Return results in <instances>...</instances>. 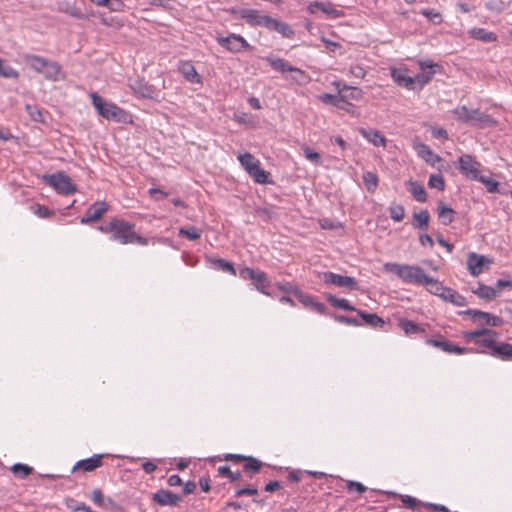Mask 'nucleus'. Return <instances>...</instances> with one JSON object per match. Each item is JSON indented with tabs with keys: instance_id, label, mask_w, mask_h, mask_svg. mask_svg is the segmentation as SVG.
Returning <instances> with one entry per match:
<instances>
[{
	"instance_id": "obj_1",
	"label": "nucleus",
	"mask_w": 512,
	"mask_h": 512,
	"mask_svg": "<svg viewBox=\"0 0 512 512\" xmlns=\"http://www.w3.org/2000/svg\"><path fill=\"white\" fill-rule=\"evenodd\" d=\"M239 17L251 27H263L269 31L279 33L283 38L293 39L295 31L292 27L277 18L262 14L261 11L253 8H244L239 11Z\"/></svg>"
},
{
	"instance_id": "obj_2",
	"label": "nucleus",
	"mask_w": 512,
	"mask_h": 512,
	"mask_svg": "<svg viewBox=\"0 0 512 512\" xmlns=\"http://www.w3.org/2000/svg\"><path fill=\"white\" fill-rule=\"evenodd\" d=\"M135 225L120 218H112L109 222L98 226V230L110 235V240L122 245H148V239L134 231Z\"/></svg>"
},
{
	"instance_id": "obj_3",
	"label": "nucleus",
	"mask_w": 512,
	"mask_h": 512,
	"mask_svg": "<svg viewBox=\"0 0 512 512\" xmlns=\"http://www.w3.org/2000/svg\"><path fill=\"white\" fill-rule=\"evenodd\" d=\"M23 61L30 69L43 75L48 81L57 82L65 78L61 65L56 61L36 54H24Z\"/></svg>"
},
{
	"instance_id": "obj_4",
	"label": "nucleus",
	"mask_w": 512,
	"mask_h": 512,
	"mask_svg": "<svg viewBox=\"0 0 512 512\" xmlns=\"http://www.w3.org/2000/svg\"><path fill=\"white\" fill-rule=\"evenodd\" d=\"M451 113L458 122L469 124L480 129L497 125V121L489 114L481 112L479 109H470L466 105L454 108Z\"/></svg>"
},
{
	"instance_id": "obj_5",
	"label": "nucleus",
	"mask_w": 512,
	"mask_h": 512,
	"mask_svg": "<svg viewBox=\"0 0 512 512\" xmlns=\"http://www.w3.org/2000/svg\"><path fill=\"white\" fill-rule=\"evenodd\" d=\"M383 268L388 273L395 274L406 284L422 285L427 274L424 269L417 265L400 264L396 262H387Z\"/></svg>"
},
{
	"instance_id": "obj_6",
	"label": "nucleus",
	"mask_w": 512,
	"mask_h": 512,
	"mask_svg": "<svg viewBox=\"0 0 512 512\" xmlns=\"http://www.w3.org/2000/svg\"><path fill=\"white\" fill-rule=\"evenodd\" d=\"M90 98L93 107L101 117L118 123L128 122L130 115L115 103L105 101L97 92H92Z\"/></svg>"
},
{
	"instance_id": "obj_7",
	"label": "nucleus",
	"mask_w": 512,
	"mask_h": 512,
	"mask_svg": "<svg viewBox=\"0 0 512 512\" xmlns=\"http://www.w3.org/2000/svg\"><path fill=\"white\" fill-rule=\"evenodd\" d=\"M238 275L243 280H250L253 287L260 293L271 296V293L267 290L271 286V281L264 271L244 266L239 269Z\"/></svg>"
},
{
	"instance_id": "obj_8",
	"label": "nucleus",
	"mask_w": 512,
	"mask_h": 512,
	"mask_svg": "<svg viewBox=\"0 0 512 512\" xmlns=\"http://www.w3.org/2000/svg\"><path fill=\"white\" fill-rule=\"evenodd\" d=\"M44 182L51 186L58 194L71 195L77 191L71 178L63 172L43 176Z\"/></svg>"
},
{
	"instance_id": "obj_9",
	"label": "nucleus",
	"mask_w": 512,
	"mask_h": 512,
	"mask_svg": "<svg viewBox=\"0 0 512 512\" xmlns=\"http://www.w3.org/2000/svg\"><path fill=\"white\" fill-rule=\"evenodd\" d=\"M418 66L421 69V72L412 77V89L411 90H421L425 85H427L433 78V76L440 71L441 66L437 63H434L430 60H420L418 61Z\"/></svg>"
},
{
	"instance_id": "obj_10",
	"label": "nucleus",
	"mask_w": 512,
	"mask_h": 512,
	"mask_svg": "<svg viewBox=\"0 0 512 512\" xmlns=\"http://www.w3.org/2000/svg\"><path fill=\"white\" fill-rule=\"evenodd\" d=\"M216 41L221 47L231 53H239L243 50L252 49L251 45L243 36L235 33H231L228 36L219 35L216 37Z\"/></svg>"
},
{
	"instance_id": "obj_11",
	"label": "nucleus",
	"mask_w": 512,
	"mask_h": 512,
	"mask_svg": "<svg viewBox=\"0 0 512 512\" xmlns=\"http://www.w3.org/2000/svg\"><path fill=\"white\" fill-rule=\"evenodd\" d=\"M264 59L270 65V67L275 71H278L282 74H284L286 72L295 73L297 75V76H295V79L299 82H305L309 78L305 71H303L300 68H297L295 66H292L288 61H286L282 58H277L272 55H269V56L265 57Z\"/></svg>"
},
{
	"instance_id": "obj_12",
	"label": "nucleus",
	"mask_w": 512,
	"mask_h": 512,
	"mask_svg": "<svg viewBox=\"0 0 512 512\" xmlns=\"http://www.w3.org/2000/svg\"><path fill=\"white\" fill-rule=\"evenodd\" d=\"M321 279L325 284H332L337 287H346L350 290L358 289L357 280L351 276H344L331 271H325L321 274Z\"/></svg>"
},
{
	"instance_id": "obj_13",
	"label": "nucleus",
	"mask_w": 512,
	"mask_h": 512,
	"mask_svg": "<svg viewBox=\"0 0 512 512\" xmlns=\"http://www.w3.org/2000/svg\"><path fill=\"white\" fill-rule=\"evenodd\" d=\"M459 314L469 315L472 317L474 322L484 323L492 327H499L504 323V320L501 317L477 309H467L459 312Z\"/></svg>"
},
{
	"instance_id": "obj_14",
	"label": "nucleus",
	"mask_w": 512,
	"mask_h": 512,
	"mask_svg": "<svg viewBox=\"0 0 512 512\" xmlns=\"http://www.w3.org/2000/svg\"><path fill=\"white\" fill-rule=\"evenodd\" d=\"M458 170L468 179L475 180L479 176V168L481 164L474 160L471 155L464 154L458 159Z\"/></svg>"
},
{
	"instance_id": "obj_15",
	"label": "nucleus",
	"mask_w": 512,
	"mask_h": 512,
	"mask_svg": "<svg viewBox=\"0 0 512 512\" xmlns=\"http://www.w3.org/2000/svg\"><path fill=\"white\" fill-rule=\"evenodd\" d=\"M129 87L139 98L153 99L156 96V88L142 78L129 81Z\"/></svg>"
},
{
	"instance_id": "obj_16",
	"label": "nucleus",
	"mask_w": 512,
	"mask_h": 512,
	"mask_svg": "<svg viewBox=\"0 0 512 512\" xmlns=\"http://www.w3.org/2000/svg\"><path fill=\"white\" fill-rule=\"evenodd\" d=\"M492 263V260L485 255H479L475 252H472L468 255L467 258V266L470 274L474 277L479 276L485 266H488Z\"/></svg>"
},
{
	"instance_id": "obj_17",
	"label": "nucleus",
	"mask_w": 512,
	"mask_h": 512,
	"mask_svg": "<svg viewBox=\"0 0 512 512\" xmlns=\"http://www.w3.org/2000/svg\"><path fill=\"white\" fill-rule=\"evenodd\" d=\"M109 209L105 201L94 202L85 212L84 216L80 219L81 224H88L93 221L99 220Z\"/></svg>"
},
{
	"instance_id": "obj_18",
	"label": "nucleus",
	"mask_w": 512,
	"mask_h": 512,
	"mask_svg": "<svg viewBox=\"0 0 512 512\" xmlns=\"http://www.w3.org/2000/svg\"><path fill=\"white\" fill-rule=\"evenodd\" d=\"M152 501L159 506L175 507L180 503L181 497L170 490L159 489L152 494Z\"/></svg>"
},
{
	"instance_id": "obj_19",
	"label": "nucleus",
	"mask_w": 512,
	"mask_h": 512,
	"mask_svg": "<svg viewBox=\"0 0 512 512\" xmlns=\"http://www.w3.org/2000/svg\"><path fill=\"white\" fill-rule=\"evenodd\" d=\"M104 454H94L89 458L79 460L72 468V472L82 470L84 472H93L103 465Z\"/></svg>"
},
{
	"instance_id": "obj_20",
	"label": "nucleus",
	"mask_w": 512,
	"mask_h": 512,
	"mask_svg": "<svg viewBox=\"0 0 512 512\" xmlns=\"http://www.w3.org/2000/svg\"><path fill=\"white\" fill-rule=\"evenodd\" d=\"M298 301L305 307L320 315H328L326 306L314 299L313 296L304 293L301 289L296 295Z\"/></svg>"
},
{
	"instance_id": "obj_21",
	"label": "nucleus",
	"mask_w": 512,
	"mask_h": 512,
	"mask_svg": "<svg viewBox=\"0 0 512 512\" xmlns=\"http://www.w3.org/2000/svg\"><path fill=\"white\" fill-rule=\"evenodd\" d=\"M389 70L391 78L398 86L407 90L412 89V76L408 75V69L405 66L390 67Z\"/></svg>"
},
{
	"instance_id": "obj_22",
	"label": "nucleus",
	"mask_w": 512,
	"mask_h": 512,
	"mask_svg": "<svg viewBox=\"0 0 512 512\" xmlns=\"http://www.w3.org/2000/svg\"><path fill=\"white\" fill-rule=\"evenodd\" d=\"M178 71L190 83L199 84L202 82L201 76L196 71L192 61H189V60L179 61Z\"/></svg>"
},
{
	"instance_id": "obj_23",
	"label": "nucleus",
	"mask_w": 512,
	"mask_h": 512,
	"mask_svg": "<svg viewBox=\"0 0 512 512\" xmlns=\"http://www.w3.org/2000/svg\"><path fill=\"white\" fill-rule=\"evenodd\" d=\"M359 132L363 138L372 143L374 146L386 147L387 140L379 130L371 128H361Z\"/></svg>"
},
{
	"instance_id": "obj_24",
	"label": "nucleus",
	"mask_w": 512,
	"mask_h": 512,
	"mask_svg": "<svg viewBox=\"0 0 512 512\" xmlns=\"http://www.w3.org/2000/svg\"><path fill=\"white\" fill-rule=\"evenodd\" d=\"M307 11L311 14H315L318 11H321L332 18H339L343 15L342 11L334 9L331 4H324L317 1L310 3L307 6Z\"/></svg>"
},
{
	"instance_id": "obj_25",
	"label": "nucleus",
	"mask_w": 512,
	"mask_h": 512,
	"mask_svg": "<svg viewBox=\"0 0 512 512\" xmlns=\"http://www.w3.org/2000/svg\"><path fill=\"white\" fill-rule=\"evenodd\" d=\"M358 314L359 320L362 322V325L370 326L373 328L383 327L385 324L384 320L378 316L376 313H368L363 310H356Z\"/></svg>"
},
{
	"instance_id": "obj_26",
	"label": "nucleus",
	"mask_w": 512,
	"mask_h": 512,
	"mask_svg": "<svg viewBox=\"0 0 512 512\" xmlns=\"http://www.w3.org/2000/svg\"><path fill=\"white\" fill-rule=\"evenodd\" d=\"M398 326L403 330L406 336H413V335H424L425 329L415 323L412 320H408L406 318H399L398 319Z\"/></svg>"
},
{
	"instance_id": "obj_27",
	"label": "nucleus",
	"mask_w": 512,
	"mask_h": 512,
	"mask_svg": "<svg viewBox=\"0 0 512 512\" xmlns=\"http://www.w3.org/2000/svg\"><path fill=\"white\" fill-rule=\"evenodd\" d=\"M381 493H384L391 497H398L401 500L403 506L408 509L415 510L418 509V507L423 506L424 504V502H422L421 500L407 494H399L393 491H381Z\"/></svg>"
},
{
	"instance_id": "obj_28",
	"label": "nucleus",
	"mask_w": 512,
	"mask_h": 512,
	"mask_svg": "<svg viewBox=\"0 0 512 512\" xmlns=\"http://www.w3.org/2000/svg\"><path fill=\"white\" fill-rule=\"evenodd\" d=\"M440 298L454 306L463 307L467 305L466 298L450 287L445 288V291Z\"/></svg>"
},
{
	"instance_id": "obj_29",
	"label": "nucleus",
	"mask_w": 512,
	"mask_h": 512,
	"mask_svg": "<svg viewBox=\"0 0 512 512\" xmlns=\"http://www.w3.org/2000/svg\"><path fill=\"white\" fill-rule=\"evenodd\" d=\"M493 357L501 359L503 361L512 360V344L511 343H496L494 351L490 353Z\"/></svg>"
},
{
	"instance_id": "obj_30",
	"label": "nucleus",
	"mask_w": 512,
	"mask_h": 512,
	"mask_svg": "<svg viewBox=\"0 0 512 512\" xmlns=\"http://www.w3.org/2000/svg\"><path fill=\"white\" fill-rule=\"evenodd\" d=\"M469 35L472 38L480 40L484 43H492L497 40V35L494 32H490L484 28H472L469 30Z\"/></svg>"
},
{
	"instance_id": "obj_31",
	"label": "nucleus",
	"mask_w": 512,
	"mask_h": 512,
	"mask_svg": "<svg viewBox=\"0 0 512 512\" xmlns=\"http://www.w3.org/2000/svg\"><path fill=\"white\" fill-rule=\"evenodd\" d=\"M209 263L213 265V267L217 270H221L224 272H228L232 274L233 276L237 275V271L234 267V264L232 262L226 261L222 258H214V257H207L206 258Z\"/></svg>"
},
{
	"instance_id": "obj_32",
	"label": "nucleus",
	"mask_w": 512,
	"mask_h": 512,
	"mask_svg": "<svg viewBox=\"0 0 512 512\" xmlns=\"http://www.w3.org/2000/svg\"><path fill=\"white\" fill-rule=\"evenodd\" d=\"M407 187L409 192L412 194L416 201L421 203L426 202L427 193L424 186L421 183L417 181H408Z\"/></svg>"
},
{
	"instance_id": "obj_33",
	"label": "nucleus",
	"mask_w": 512,
	"mask_h": 512,
	"mask_svg": "<svg viewBox=\"0 0 512 512\" xmlns=\"http://www.w3.org/2000/svg\"><path fill=\"white\" fill-rule=\"evenodd\" d=\"M248 175L258 184H271L270 173L261 167V163L256 165Z\"/></svg>"
},
{
	"instance_id": "obj_34",
	"label": "nucleus",
	"mask_w": 512,
	"mask_h": 512,
	"mask_svg": "<svg viewBox=\"0 0 512 512\" xmlns=\"http://www.w3.org/2000/svg\"><path fill=\"white\" fill-rule=\"evenodd\" d=\"M335 87L338 90L339 94H345L347 99L359 100L362 98L363 92L358 87H351L346 84H341L340 82H336Z\"/></svg>"
},
{
	"instance_id": "obj_35",
	"label": "nucleus",
	"mask_w": 512,
	"mask_h": 512,
	"mask_svg": "<svg viewBox=\"0 0 512 512\" xmlns=\"http://www.w3.org/2000/svg\"><path fill=\"white\" fill-rule=\"evenodd\" d=\"M421 286H426L427 290L438 297H441V295L444 293L446 286H444L441 282H439L437 279L427 275L423 284Z\"/></svg>"
},
{
	"instance_id": "obj_36",
	"label": "nucleus",
	"mask_w": 512,
	"mask_h": 512,
	"mask_svg": "<svg viewBox=\"0 0 512 512\" xmlns=\"http://www.w3.org/2000/svg\"><path fill=\"white\" fill-rule=\"evenodd\" d=\"M243 463V471L250 477L257 474L263 466V463L253 456H247Z\"/></svg>"
},
{
	"instance_id": "obj_37",
	"label": "nucleus",
	"mask_w": 512,
	"mask_h": 512,
	"mask_svg": "<svg viewBox=\"0 0 512 512\" xmlns=\"http://www.w3.org/2000/svg\"><path fill=\"white\" fill-rule=\"evenodd\" d=\"M455 211L443 202L438 204V218L443 225H449L454 221Z\"/></svg>"
},
{
	"instance_id": "obj_38",
	"label": "nucleus",
	"mask_w": 512,
	"mask_h": 512,
	"mask_svg": "<svg viewBox=\"0 0 512 512\" xmlns=\"http://www.w3.org/2000/svg\"><path fill=\"white\" fill-rule=\"evenodd\" d=\"M429 213L427 210H421L413 214L412 225L416 229L427 230L429 225Z\"/></svg>"
},
{
	"instance_id": "obj_39",
	"label": "nucleus",
	"mask_w": 512,
	"mask_h": 512,
	"mask_svg": "<svg viewBox=\"0 0 512 512\" xmlns=\"http://www.w3.org/2000/svg\"><path fill=\"white\" fill-rule=\"evenodd\" d=\"M238 160L247 173H250L256 165L260 164V161L248 152L240 154Z\"/></svg>"
},
{
	"instance_id": "obj_40",
	"label": "nucleus",
	"mask_w": 512,
	"mask_h": 512,
	"mask_svg": "<svg viewBox=\"0 0 512 512\" xmlns=\"http://www.w3.org/2000/svg\"><path fill=\"white\" fill-rule=\"evenodd\" d=\"M472 292L481 299L492 300L497 296V290L485 284H479Z\"/></svg>"
},
{
	"instance_id": "obj_41",
	"label": "nucleus",
	"mask_w": 512,
	"mask_h": 512,
	"mask_svg": "<svg viewBox=\"0 0 512 512\" xmlns=\"http://www.w3.org/2000/svg\"><path fill=\"white\" fill-rule=\"evenodd\" d=\"M451 343L449 340H447L443 335H438L436 338H428L426 340V344L433 346L435 348H438L442 350L443 352L449 353V349L451 346Z\"/></svg>"
},
{
	"instance_id": "obj_42",
	"label": "nucleus",
	"mask_w": 512,
	"mask_h": 512,
	"mask_svg": "<svg viewBox=\"0 0 512 512\" xmlns=\"http://www.w3.org/2000/svg\"><path fill=\"white\" fill-rule=\"evenodd\" d=\"M327 300L331 304V306H333L335 308H340V309H343L346 311H355V312L357 310L353 305L350 304V302L347 299L337 298L334 295H328Z\"/></svg>"
},
{
	"instance_id": "obj_43",
	"label": "nucleus",
	"mask_w": 512,
	"mask_h": 512,
	"mask_svg": "<svg viewBox=\"0 0 512 512\" xmlns=\"http://www.w3.org/2000/svg\"><path fill=\"white\" fill-rule=\"evenodd\" d=\"M481 336H493V337H496L497 336V332L494 331V330L488 329V328H481V329H478V330L467 331V332L464 333V338L467 341H472V340L475 341L476 339H480Z\"/></svg>"
},
{
	"instance_id": "obj_44",
	"label": "nucleus",
	"mask_w": 512,
	"mask_h": 512,
	"mask_svg": "<svg viewBox=\"0 0 512 512\" xmlns=\"http://www.w3.org/2000/svg\"><path fill=\"white\" fill-rule=\"evenodd\" d=\"M178 235L188 240L195 241L200 239L202 231L195 226L181 227L178 231Z\"/></svg>"
},
{
	"instance_id": "obj_45",
	"label": "nucleus",
	"mask_w": 512,
	"mask_h": 512,
	"mask_svg": "<svg viewBox=\"0 0 512 512\" xmlns=\"http://www.w3.org/2000/svg\"><path fill=\"white\" fill-rule=\"evenodd\" d=\"M345 98H347L345 94L333 95L330 93H323L319 95V100L322 103L332 105L334 107H337L339 106V103L344 102Z\"/></svg>"
},
{
	"instance_id": "obj_46",
	"label": "nucleus",
	"mask_w": 512,
	"mask_h": 512,
	"mask_svg": "<svg viewBox=\"0 0 512 512\" xmlns=\"http://www.w3.org/2000/svg\"><path fill=\"white\" fill-rule=\"evenodd\" d=\"M364 185L369 192H374L378 187V176L376 173L367 171L362 176Z\"/></svg>"
},
{
	"instance_id": "obj_47",
	"label": "nucleus",
	"mask_w": 512,
	"mask_h": 512,
	"mask_svg": "<svg viewBox=\"0 0 512 512\" xmlns=\"http://www.w3.org/2000/svg\"><path fill=\"white\" fill-rule=\"evenodd\" d=\"M11 471L16 477L25 479L33 472V468L27 464L16 463L11 467Z\"/></svg>"
},
{
	"instance_id": "obj_48",
	"label": "nucleus",
	"mask_w": 512,
	"mask_h": 512,
	"mask_svg": "<svg viewBox=\"0 0 512 512\" xmlns=\"http://www.w3.org/2000/svg\"><path fill=\"white\" fill-rule=\"evenodd\" d=\"M389 215L390 218L395 222H400L405 217V208L401 204H395L393 203L389 208Z\"/></svg>"
},
{
	"instance_id": "obj_49",
	"label": "nucleus",
	"mask_w": 512,
	"mask_h": 512,
	"mask_svg": "<svg viewBox=\"0 0 512 512\" xmlns=\"http://www.w3.org/2000/svg\"><path fill=\"white\" fill-rule=\"evenodd\" d=\"M329 315L339 323L346 324L349 326H362V322L359 320L358 317L339 315L335 313H331Z\"/></svg>"
},
{
	"instance_id": "obj_50",
	"label": "nucleus",
	"mask_w": 512,
	"mask_h": 512,
	"mask_svg": "<svg viewBox=\"0 0 512 512\" xmlns=\"http://www.w3.org/2000/svg\"><path fill=\"white\" fill-rule=\"evenodd\" d=\"M31 211L37 215L39 218H50L54 215V211L49 209L48 207L41 205L39 203H33L30 206Z\"/></svg>"
},
{
	"instance_id": "obj_51",
	"label": "nucleus",
	"mask_w": 512,
	"mask_h": 512,
	"mask_svg": "<svg viewBox=\"0 0 512 512\" xmlns=\"http://www.w3.org/2000/svg\"><path fill=\"white\" fill-rule=\"evenodd\" d=\"M217 472L219 476H226L229 479V482H236L242 477L240 471L233 472L228 466H219L217 468Z\"/></svg>"
},
{
	"instance_id": "obj_52",
	"label": "nucleus",
	"mask_w": 512,
	"mask_h": 512,
	"mask_svg": "<svg viewBox=\"0 0 512 512\" xmlns=\"http://www.w3.org/2000/svg\"><path fill=\"white\" fill-rule=\"evenodd\" d=\"M67 507L74 512L84 511V512H95L91 509L90 506L86 505L84 502H79L73 498H69L66 501Z\"/></svg>"
},
{
	"instance_id": "obj_53",
	"label": "nucleus",
	"mask_w": 512,
	"mask_h": 512,
	"mask_svg": "<svg viewBox=\"0 0 512 512\" xmlns=\"http://www.w3.org/2000/svg\"><path fill=\"white\" fill-rule=\"evenodd\" d=\"M428 186L443 191L445 189V180L441 174H432L428 179Z\"/></svg>"
},
{
	"instance_id": "obj_54",
	"label": "nucleus",
	"mask_w": 512,
	"mask_h": 512,
	"mask_svg": "<svg viewBox=\"0 0 512 512\" xmlns=\"http://www.w3.org/2000/svg\"><path fill=\"white\" fill-rule=\"evenodd\" d=\"M419 13L432 21L434 24H440L443 21L442 15L434 9L423 8Z\"/></svg>"
},
{
	"instance_id": "obj_55",
	"label": "nucleus",
	"mask_w": 512,
	"mask_h": 512,
	"mask_svg": "<svg viewBox=\"0 0 512 512\" xmlns=\"http://www.w3.org/2000/svg\"><path fill=\"white\" fill-rule=\"evenodd\" d=\"M475 180L484 184L489 193H496L498 191L499 183L490 177L479 175Z\"/></svg>"
},
{
	"instance_id": "obj_56",
	"label": "nucleus",
	"mask_w": 512,
	"mask_h": 512,
	"mask_svg": "<svg viewBox=\"0 0 512 512\" xmlns=\"http://www.w3.org/2000/svg\"><path fill=\"white\" fill-rule=\"evenodd\" d=\"M25 110L30 115L33 121L44 122L43 114L36 105L27 104Z\"/></svg>"
},
{
	"instance_id": "obj_57",
	"label": "nucleus",
	"mask_w": 512,
	"mask_h": 512,
	"mask_svg": "<svg viewBox=\"0 0 512 512\" xmlns=\"http://www.w3.org/2000/svg\"><path fill=\"white\" fill-rule=\"evenodd\" d=\"M305 158L315 164H321V156L318 152L314 151L308 146L302 147Z\"/></svg>"
},
{
	"instance_id": "obj_58",
	"label": "nucleus",
	"mask_w": 512,
	"mask_h": 512,
	"mask_svg": "<svg viewBox=\"0 0 512 512\" xmlns=\"http://www.w3.org/2000/svg\"><path fill=\"white\" fill-rule=\"evenodd\" d=\"M277 288L287 294H292L296 297L297 293L299 292L300 288L296 286L293 283L287 282V283H278Z\"/></svg>"
},
{
	"instance_id": "obj_59",
	"label": "nucleus",
	"mask_w": 512,
	"mask_h": 512,
	"mask_svg": "<svg viewBox=\"0 0 512 512\" xmlns=\"http://www.w3.org/2000/svg\"><path fill=\"white\" fill-rule=\"evenodd\" d=\"M476 352H480V353H484V350H477V349H474V348H466V347H460V346H457L453 343H451V346H450V349H449V354H459V355H462V354H466V353H476Z\"/></svg>"
},
{
	"instance_id": "obj_60",
	"label": "nucleus",
	"mask_w": 512,
	"mask_h": 512,
	"mask_svg": "<svg viewBox=\"0 0 512 512\" xmlns=\"http://www.w3.org/2000/svg\"><path fill=\"white\" fill-rule=\"evenodd\" d=\"M346 488L349 492L356 491L359 494H362L367 490V487L365 485L353 480H348L346 482Z\"/></svg>"
},
{
	"instance_id": "obj_61",
	"label": "nucleus",
	"mask_w": 512,
	"mask_h": 512,
	"mask_svg": "<svg viewBox=\"0 0 512 512\" xmlns=\"http://www.w3.org/2000/svg\"><path fill=\"white\" fill-rule=\"evenodd\" d=\"M91 500L99 507L105 506V496L103 495L101 489L95 488L91 493Z\"/></svg>"
},
{
	"instance_id": "obj_62",
	"label": "nucleus",
	"mask_w": 512,
	"mask_h": 512,
	"mask_svg": "<svg viewBox=\"0 0 512 512\" xmlns=\"http://www.w3.org/2000/svg\"><path fill=\"white\" fill-rule=\"evenodd\" d=\"M423 158L426 162L430 163L431 165H434L435 162H439L441 158L435 154L430 148L424 146L423 150Z\"/></svg>"
},
{
	"instance_id": "obj_63",
	"label": "nucleus",
	"mask_w": 512,
	"mask_h": 512,
	"mask_svg": "<svg viewBox=\"0 0 512 512\" xmlns=\"http://www.w3.org/2000/svg\"><path fill=\"white\" fill-rule=\"evenodd\" d=\"M0 75L5 78H18L19 73L13 67L1 64Z\"/></svg>"
},
{
	"instance_id": "obj_64",
	"label": "nucleus",
	"mask_w": 512,
	"mask_h": 512,
	"mask_svg": "<svg viewBox=\"0 0 512 512\" xmlns=\"http://www.w3.org/2000/svg\"><path fill=\"white\" fill-rule=\"evenodd\" d=\"M104 7H107L110 11L119 12L123 10L124 3L122 0H107Z\"/></svg>"
}]
</instances>
